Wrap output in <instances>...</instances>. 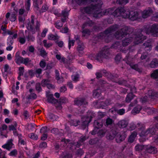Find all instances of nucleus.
<instances>
[{
    "label": "nucleus",
    "mask_w": 158,
    "mask_h": 158,
    "mask_svg": "<svg viewBox=\"0 0 158 158\" xmlns=\"http://www.w3.org/2000/svg\"><path fill=\"white\" fill-rule=\"evenodd\" d=\"M152 13V10L151 9L145 10L142 12V17L143 18H146L150 16Z\"/></svg>",
    "instance_id": "aec40b11"
},
{
    "label": "nucleus",
    "mask_w": 158,
    "mask_h": 158,
    "mask_svg": "<svg viewBox=\"0 0 158 158\" xmlns=\"http://www.w3.org/2000/svg\"><path fill=\"white\" fill-rule=\"evenodd\" d=\"M78 46L77 47V50L79 52L78 55L79 56H82L83 54V51L85 48V47L83 44L81 42H78L77 43Z\"/></svg>",
    "instance_id": "a211bd4d"
},
{
    "label": "nucleus",
    "mask_w": 158,
    "mask_h": 158,
    "mask_svg": "<svg viewBox=\"0 0 158 158\" xmlns=\"http://www.w3.org/2000/svg\"><path fill=\"white\" fill-rule=\"evenodd\" d=\"M48 7L47 5L46 4H44L42 7L41 10L42 12H45L48 10Z\"/></svg>",
    "instance_id": "69168bd1"
},
{
    "label": "nucleus",
    "mask_w": 158,
    "mask_h": 158,
    "mask_svg": "<svg viewBox=\"0 0 158 158\" xmlns=\"http://www.w3.org/2000/svg\"><path fill=\"white\" fill-rule=\"evenodd\" d=\"M143 148L144 146L141 145L137 144L135 147V150L137 151H141Z\"/></svg>",
    "instance_id": "8fccbe9b"
},
{
    "label": "nucleus",
    "mask_w": 158,
    "mask_h": 158,
    "mask_svg": "<svg viewBox=\"0 0 158 158\" xmlns=\"http://www.w3.org/2000/svg\"><path fill=\"white\" fill-rule=\"evenodd\" d=\"M39 52L40 53V55L42 57H44L47 56V53L46 52L44 49L42 48L40 49L39 50Z\"/></svg>",
    "instance_id": "c03bdc74"
},
{
    "label": "nucleus",
    "mask_w": 158,
    "mask_h": 158,
    "mask_svg": "<svg viewBox=\"0 0 158 158\" xmlns=\"http://www.w3.org/2000/svg\"><path fill=\"white\" fill-rule=\"evenodd\" d=\"M49 81L48 79H43L41 82V84L43 87L46 86L49 83Z\"/></svg>",
    "instance_id": "5fc2aeb1"
},
{
    "label": "nucleus",
    "mask_w": 158,
    "mask_h": 158,
    "mask_svg": "<svg viewBox=\"0 0 158 158\" xmlns=\"http://www.w3.org/2000/svg\"><path fill=\"white\" fill-rule=\"evenodd\" d=\"M103 72L105 73L106 75L108 76V77L110 78V79H112L114 78V76L111 73H107L106 70H104L103 71Z\"/></svg>",
    "instance_id": "bf43d9fd"
},
{
    "label": "nucleus",
    "mask_w": 158,
    "mask_h": 158,
    "mask_svg": "<svg viewBox=\"0 0 158 158\" xmlns=\"http://www.w3.org/2000/svg\"><path fill=\"white\" fill-rule=\"evenodd\" d=\"M94 125L96 128L99 129L102 127V123L99 120H95L94 123Z\"/></svg>",
    "instance_id": "2f4dec72"
},
{
    "label": "nucleus",
    "mask_w": 158,
    "mask_h": 158,
    "mask_svg": "<svg viewBox=\"0 0 158 158\" xmlns=\"http://www.w3.org/2000/svg\"><path fill=\"white\" fill-rule=\"evenodd\" d=\"M93 96L94 98H98L101 94V90L99 89H97L94 90L93 92Z\"/></svg>",
    "instance_id": "7c9ffc66"
},
{
    "label": "nucleus",
    "mask_w": 158,
    "mask_h": 158,
    "mask_svg": "<svg viewBox=\"0 0 158 158\" xmlns=\"http://www.w3.org/2000/svg\"><path fill=\"white\" fill-rule=\"evenodd\" d=\"M128 2V0H117L116 1V3L121 5H124Z\"/></svg>",
    "instance_id": "37998d69"
},
{
    "label": "nucleus",
    "mask_w": 158,
    "mask_h": 158,
    "mask_svg": "<svg viewBox=\"0 0 158 158\" xmlns=\"http://www.w3.org/2000/svg\"><path fill=\"white\" fill-rule=\"evenodd\" d=\"M60 36H58L57 34L53 35L50 34L48 35V39L50 40H56L59 39Z\"/></svg>",
    "instance_id": "c756f323"
},
{
    "label": "nucleus",
    "mask_w": 158,
    "mask_h": 158,
    "mask_svg": "<svg viewBox=\"0 0 158 158\" xmlns=\"http://www.w3.org/2000/svg\"><path fill=\"white\" fill-rule=\"evenodd\" d=\"M59 132V131L58 129L56 128H53L51 130V133L56 135L58 134Z\"/></svg>",
    "instance_id": "338daca9"
},
{
    "label": "nucleus",
    "mask_w": 158,
    "mask_h": 158,
    "mask_svg": "<svg viewBox=\"0 0 158 158\" xmlns=\"http://www.w3.org/2000/svg\"><path fill=\"white\" fill-rule=\"evenodd\" d=\"M142 109L141 106L140 105H137L132 110V112L133 113H139Z\"/></svg>",
    "instance_id": "f704fd0d"
},
{
    "label": "nucleus",
    "mask_w": 158,
    "mask_h": 158,
    "mask_svg": "<svg viewBox=\"0 0 158 158\" xmlns=\"http://www.w3.org/2000/svg\"><path fill=\"white\" fill-rule=\"evenodd\" d=\"M17 124L16 122H15L14 123V125H11L9 126V130L10 131H14L15 130L16 128L17 127Z\"/></svg>",
    "instance_id": "6e6d98bb"
},
{
    "label": "nucleus",
    "mask_w": 158,
    "mask_h": 158,
    "mask_svg": "<svg viewBox=\"0 0 158 158\" xmlns=\"http://www.w3.org/2000/svg\"><path fill=\"white\" fill-rule=\"evenodd\" d=\"M14 40L11 36H9L7 40V45H12L13 43Z\"/></svg>",
    "instance_id": "4d7b16f0"
},
{
    "label": "nucleus",
    "mask_w": 158,
    "mask_h": 158,
    "mask_svg": "<svg viewBox=\"0 0 158 158\" xmlns=\"http://www.w3.org/2000/svg\"><path fill=\"white\" fill-rule=\"evenodd\" d=\"M31 21H29L27 25V29L28 30L33 31L34 29V19L35 16L34 15H31Z\"/></svg>",
    "instance_id": "2eb2a0df"
},
{
    "label": "nucleus",
    "mask_w": 158,
    "mask_h": 158,
    "mask_svg": "<svg viewBox=\"0 0 158 158\" xmlns=\"http://www.w3.org/2000/svg\"><path fill=\"white\" fill-rule=\"evenodd\" d=\"M156 131V128L154 126H151L145 131H143L140 134V136H148L151 137L152 135H154Z\"/></svg>",
    "instance_id": "9d476101"
},
{
    "label": "nucleus",
    "mask_w": 158,
    "mask_h": 158,
    "mask_svg": "<svg viewBox=\"0 0 158 158\" xmlns=\"http://www.w3.org/2000/svg\"><path fill=\"white\" fill-rule=\"evenodd\" d=\"M54 25L57 29H60L63 26V24L60 21H58L54 23Z\"/></svg>",
    "instance_id": "72a5a7b5"
},
{
    "label": "nucleus",
    "mask_w": 158,
    "mask_h": 158,
    "mask_svg": "<svg viewBox=\"0 0 158 158\" xmlns=\"http://www.w3.org/2000/svg\"><path fill=\"white\" fill-rule=\"evenodd\" d=\"M43 43L44 46L47 48H48L52 45V44L51 43H47V41L46 40H44Z\"/></svg>",
    "instance_id": "09e8293b"
},
{
    "label": "nucleus",
    "mask_w": 158,
    "mask_h": 158,
    "mask_svg": "<svg viewBox=\"0 0 158 158\" xmlns=\"http://www.w3.org/2000/svg\"><path fill=\"white\" fill-rule=\"evenodd\" d=\"M29 91L31 94L28 96V99H35L37 98V95L35 93H32L33 91V89H29Z\"/></svg>",
    "instance_id": "393cba45"
},
{
    "label": "nucleus",
    "mask_w": 158,
    "mask_h": 158,
    "mask_svg": "<svg viewBox=\"0 0 158 158\" xmlns=\"http://www.w3.org/2000/svg\"><path fill=\"white\" fill-rule=\"evenodd\" d=\"M141 29L147 34H151L153 36H158V25L156 24H154L151 26H144L143 29Z\"/></svg>",
    "instance_id": "423d86ee"
},
{
    "label": "nucleus",
    "mask_w": 158,
    "mask_h": 158,
    "mask_svg": "<svg viewBox=\"0 0 158 158\" xmlns=\"http://www.w3.org/2000/svg\"><path fill=\"white\" fill-rule=\"evenodd\" d=\"M93 117L91 116H85L81 118V125L83 129H85L91 121Z\"/></svg>",
    "instance_id": "9b49d317"
},
{
    "label": "nucleus",
    "mask_w": 158,
    "mask_h": 158,
    "mask_svg": "<svg viewBox=\"0 0 158 158\" xmlns=\"http://www.w3.org/2000/svg\"><path fill=\"white\" fill-rule=\"evenodd\" d=\"M15 61L16 63L19 65L23 64L26 66H28L31 64V60L28 57L24 58L21 56L17 59H15Z\"/></svg>",
    "instance_id": "1a4fd4ad"
},
{
    "label": "nucleus",
    "mask_w": 158,
    "mask_h": 158,
    "mask_svg": "<svg viewBox=\"0 0 158 158\" xmlns=\"http://www.w3.org/2000/svg\"><path fill=\"white\" fill-rule=\"evenodd\" d=\"M68 102V100L67 98L65 97H61L60 99L58 100V102L59 104H62L64 103H66Z\"/></svg>",
    "instance_id": "473e14b6"
},
{
    "label": "nucleus",
    "mask_w": 158,
    "mask_h": 158,
    "mask_svg": "<svg viewBox=\"0 0 158 158\" xmlns=\"http://www.w3.org/2000/svg\"><path fill=\"white\" fill-rule=\"evenodd\" d=\"M148 93L149 95L151 97H157L158 96L157 93L153 90H149Z\"/></svg>",
    "instance_id": "c9c22d12"
},
{
    "label": "nucleus",
    "mask_w": 158,
    "mask_h": 158,
    "mask_svg": "<svg viewBox=\"0 0 158 158\" xmlns=\"http://www.w3.org/2000/svg\"><path fill=\"white\" fill-rule=\"evenodd\" d=\"M42 70L41 69H38L35 70V74L36 77H40V75L42 73Z\"/></svg>",
    "instance_id": "0e129e2a"
},
{
    "label": "nucleus",
    "mask_w": 158,
    "mask_h": 158,
    "mask_svg": "<svg viewBox=\"0 0 158 158\" xmlns=\"http://www.w3.org/2000/svg\"><path fill=\"white\" fill-rule=\"evenodd\" d=\"M119 27V25L117 24H114L110 26L106 29L103 32L100 33L98 35V38L104 39L105 42L109 43L112 40L113 38L110 34L115 31Z\"/></svg>",
    "instance_id": "20e7f679"
},
{
    "label": "nucleus",
    "mask_w": 158,
    "mask_h": 158,
    "mask_svg": "<svg viewBox=\"0 0 158 158\" xmlns=\"http://www.w3.org/2000/svg\"><path fill=\"white\" fill-rule=\"evenodd\" d=\"M75 41L74 40H70V38L69 39L68 42V47L69 49H70L71 46H73Z\"/></svg>",
    "instance_id": "603ef678"
},
{
    "label": "nucleus",
    "mask_w": 158,
    "mask_h": 158,
    "mask_svg": "<svg viewBox=\"0 0 158 158\" xmlns=\"http://www.w3.org/2000/svg\"><path fill=\"white\" fill-rule=\"evenodd\" d=\"M109 53V49L105 47L97 54L96 59L99 61L102 60L103 58L107 59L108 58L107 55Z\"/></svg>",
    "instance_id": "6e6552de"
},
{
    "label": "nucleus",
    "mask_w": 158,
    "mask_h": 158,
    "mask_svg": "<svg viewBox=\"0 0 158 158\" xmlns=\"http://www.w3.org/2000/svg\"><path fill=\"white\" fill-rule=\"evenodd\" d=\"M126 136L125 135H121L120 134H118L116 136L115 139L118 143H119L123 141L125 138Z\"/></svg>",
    "instance_id": "5701e85b"
},
{
    "label": "nucleus",
    "mask_w": 158,
    "mask_h": 158,
    "mask_svg": "<svg viewBox=\"0 0 158 158\" xmlns=\"http://www.w3.org/2000/svg\"><path fill=\"white\" fill-rule=\"evenodd\" d=\"M138 129L141 132L139 133V134L142 132L143 131H144V130L145 127V126L144 125L141 123H138L137 124Z\"/></svg>",
    "instance_id": "a19ab883"
},
{
    "label": "nucleus",
    "mask_w": 158,
    "mask_h": 158,
    "mask_svg": "<svg viewBox=\"0 0 158 158\" xmlns=\"http://www.w3.org/2000/svg\"><path fill=\"white\" fill-rule=\"evenodd\" d=\"M128 124V121L125 119H122L119 121L117 124L120 128H123L127 127Z\"/></svg>",
    "instance_id": "6ab92c4d"
},
{
    "label": "nucleus",
    "mask_w": 158,
    "mask_h": 158,
    "mask_svg": "<svg viewBox=\"0 0 158 158\" xmlns=\"http://www.w3.org/2000/svg\"><path fill=\"white\" fill-rule=\"evenodd\" d=\"M115 136L116 135L115 134L113 133L112 132H110L108 135H106V137L107 139L111 140L114 139Z\"/></svg>",
    "instance_id": "4c0bfd02"
},
{
    "label": "nucleus",
    "mask_w": 158,
    "mask_h": 158,
    "mask_svg": "<svg viewBox=\"0 0 158 158\" xmlns=\"http://www.w3.org/2000/svg\"><path fill=\"white\" fill-rule=\"evenodd\" d=\"M96 6H94V4H91L90 6L81 8L80 10L82 13L89 14H93V16L96 18H99L104 15H110V13L107 10L109 8L102 12L99 9H98Z\"/></svg>",
    "instance_id": "7ed1b4c3"
},
{
    "label": "nucleus",
    "mask_w": 158,
    "mask_h": 158,
    "mask_svg": "<svg viewBox=\"0 0 158 158\" xmlns=\"http://www.w3.org/2000/svg\"><path fill=\"white\" fill-rule=\"evenodd\" d=\"M72 80L75 82H76L79 80L80 75L78 74H75L72 75L71 76Z\"/></svg>",
    "instance_id": "58836bf2"
},
{
    "label": "nucleus",
    "mask_w": 158,
    "mask_h": 158,
    "mask_svg": "<svg viewBox=\"0 0 158 158\" xmlns=\"http://www.w3.org/2000/svg\"><path fill=\"white\" fill-rule=\"evenodd\" d=\"M130 60L131 58H129V57L127 56H126L124 59V60L125 61L126 63L128 64H129L132 69L138 72H141V69L139 67L138 65L137 64H134V63L130 61Z\"/></svg>",
    "instance_id": "f8f14e48"
},
{
    "label": "nucleus",
    "mask_w": 158,
    "mask_h": 158,
    "mask_svg": "<svg viewBox=\"0 0 158 158\" xmlns=\"http://www.w3.org/2000/svg\"><path fill=\"white\" fill-rule=\"evenodd\" d=\"M40 66L42 68H44L46 65V63L44 60H41L40 63Z\"/></svg>",
    "instance_id": "774afa93"
},
{
    "label": "nucleus",
    "mask_w": 158,
    "mask_h": 158,
    "mask_svg": "<svg viewBox=\"0 0 158 158\" xmlns=\"http://www.w3.org/2000/svg\"><path fill=\"white\" fill-rule=\"evenodd\" d=\"M115 9L114 8H109L107 10L110 13V15L114 17H121L123 18L127 19L132 21L136 20L138 18V14L135 10H130L122 7Z\"/></svg>",
    "instance_id": "f03ea898"
},
{
    "label": "nucleus",
    "mask_w": 158,
    "mask_h": 158,
    "mask_svg": "<svg viewBox=\"0 0 158 158\" xmlns=\"http://www.w3.org/2000/svg\"><path fill=\"white\" fill-rule=\"evenodd\" d=\"M18 154V151L15 149L12 150L8 154V155L11 156H16Z\"/></svg>",
    "instance_id": "a18cd8bd"
},
{
    "label": "nucleus",
    "mask_w": 158,
    "mask_h": 158,
    "mask_svg": "<svg viewBox=\"0 0 158 158\" xmlns=\"http://www.w3.org/2000/svg\"><path fill=\"white\" fill-rule=\"evenodd\" d=\"M133 31V29L130 27L124 26L119 31H117L114 36L117 39H121L128 35L127 38H125L122 41L123 47L127 46L130 44L133 40L135 45L142 43L146 39V36L143 35L142 33V30L141 29L137 30L136 33L132 35V37L130 36V34Z\"/></svg>",
    "instance_id": "f257e3e1"
},
{
    "label": "nucleus",
    "mask_w": 158,
    "mask_h": 158,
    "mask_svg": "<svg viewBox=\"0 0 158 158\" xmlns=\"http://www.w3.org/2000/svg\"><path fill=\"white\" fill-rule=\"evenodd\" d=\"M48 102L52 103H56L58 102V100L54 98L52 94H50L48 96Z\"/></svg>",
    "instance_id": "cd10ccee"
},
{
    "label": "nucleus",
    "mask_w": 158,
    "mask_h": 158,
    "mask_svg": "<svg viewBox=\"0 0 158 158\" xmlns=\"http://www.w3.org/2000/svg\"><path fill=\"white\" fill-rule=\"evenodd\" d=\"M33 5L34 7L37 10L40 8L39 5L42 4L43 3V0H33Z\"/></svg>",
    "instance_id": "b1692460"
},
{
    "label": "nucleus",
    "mask_w": 158,
    "mask_h": 158,
    "mask_svg": "<svg viewBox=\"0 0 158 158\" xmlns=\"http://www.w3.org/2000/svg\"><path fill=\"white\" fill-rule=\"evenodd\" d=\"M80 121L78 120H72L71 121V124L73 126H77L79 124Z\"/></svg>",
    "instance_id": "13d9d810"
},
{
    "label": "nucleus",
    "mask_w": 158,
    "mask_h": 158,
    "mask_svg": "<svg viewBox=\"0 0 158 158\" xmlns=\"http://www.w3.org/2000/svg\"><path fill=\"white\" fill-rule=\"evenodd\" d=\"M68 31L69 28L68 27H65L60 29V31L62 33H66L68 32Z\"/></svg>",
    "instance_id": "e2e57ef3"
},
{
    "label": "nucleus",
    "mask_w": 158,
    "mask_h": 158,
    "mask_svg": "<svg viewBox=\"0 0 158 158\" xmlns=\"http://www.w3.org/2000/svg\"><path fill=\"white\" fill-rule=\"evenodd\" d=\"M29 137L31 139L35 140H37L38 138L37 135L33 133H31L29 134Z\"/></svg>",
    "instance_id": "864d4df0"
},
{
    "label": "nucleus",
    "mask_w": 158,
    "mask_h": 158,
    "mask_svg": "<svg viewBox=\"0 0 158 158\" xmlns=\"http://www.w3.org/2000/svg\"><path fill=\"white\" fill-rule=\"evenodd\" d=\"M137 135V133L135 131H134L130 136L128 139L129 142L132 143L135 140V139Z\"/></svg>",
    "instance_id": "bb28decb"
},
{
    "label": "nucleus",
    "mask_w": 158,
    "mask_h": 158,
    "mask_svg": "<svg viewBox=\"0 0 158 158\" xmlns=\"http://www.w3.org/2000/svg\"><path fill=\"white\" fill-rule=\"evenodd\" d=\"M123 46L121 45L119 42L116 41L114 44L112 45L111 47V48H113L115 49H118L121 52L124 53H126L128 51V49L126 50L125 48L123 49ZM135 50V47L134 46L130 47L129 49V51L130 52H132Z\"/></svg>",
    "instance_id": "0eeeda50"
},
{
    "label": "nucleus",
    "mask_w": 158,
    "mask_h": 158,
    "mask_svg": "<svg viewBox=\"0 0 158 158\" xmlns=\"http://www.w3.org/2000/svg\"><path fill=\"white\" fill-rule=\"evenodd\" d=\"M68 1L69 4L73 5L77 3L80 6L84 5L88 2H96L97 3L94 5V6H96V7L101 10L102 6L103 4L101 0H68Z\"/></svg>",
    "instance_id": "39448f33"
},
{
    "label": "nucleus",
    "mask_w": 158,
    "mask_h": 158,
    "mask_svg": "<svg viewBox=\"0 0 158 158\" xmlns=\"http://www.w3.org/2000/svg\"><path fill=\"white\" fill-rule=\"evenodd\" d=\"M94 22L89 19L88 21L85 22L82 25V28H85L87 26L92 27L94 24Z\"/></svg>",
    "instance_id": "a878e982"
},
{
    "label": "nucleus",
    "mask_w": 158,
    "mask_h": 158,
    "mask_svg": "<svg viewBox=\"0 0 158 158\" xmlns=\"http://www.w3.org/2000/svg\"><path fill=\"white\" fill-rule=\"evenodd\" d=\"M35 28L36 31H39L40 28V22L38 20L36 21L35 25Z\"/></svg>",
    "instance_id": "052dcab7"
},
{
    "label": "nucleus",
    "mask_w": 158,
    "mask_h": 158,
    "mask_svg": "<svg viewBox=\"0 0 158 158\" xmlns=\"http://www.w3.org/2000/svg\"><path fill=\"white\" fill-rule=\"evenodd\" d=\"M135 96V95H134L132 93H129L127 95L125 99L126 102L127 103L130 102L133 99Z\"/></svg>",
    "instance_id": "c85d7f7f"
},
{
    "label": "nucleus",
    "mask_w": 158,
    "mask_h": 158,
    "mask_svg": "<svg viewBox=\"0 0 158 158\" xmlns=\"http://www.w3.org/2000/svg\"><path fill=\"white\" fill-rule=\"evenodd\" d=\"M113 122V119L110 118L108 117L106 119L105 125V126H108L109 125H111Z\"/></svg>",
    "instance_id": "79ce46f5"
},
{
    "label": "nucleus",
    "mask_w": 158,
    "mask_h": 158,
    "mask_svg": "<svg viewBox=\"0 0 158 158\" xmlns=\"http://www.w3.org/2000/svg\"><path fill=\"white\" fill-rule=\"evenodd\" d=\"M143 48L146 51H150L152 49V43L150 40H147L144 43L143 45Z\"/></svg>",
    "instance_id": "f3484780"
},
{
    "label": "nucleus",
    "mask_w": 158,
    "mask_h": 158,
    "mask_svg": "<svg viewBox=\"0 0 158 158\" xmlns=\"http://www.w3.org/2000/svg\"><path fill=\"white\" fill-rule=\"evenodd\" d=\"M7 130H3L2 131H1V130H0V134L2 136H3V137H5V138H7Z\"/></svg>",
    "instance_id": "680f3d73"
},
{
    "label": "nucleus",
    "mask_w": 158,
    "mask_h": 158,
    "mask_svg": "<svg viewBox=\"0 0 158 158\" xmlns=\"http://www.w3.org/2000/svg\"><path fill=\"white\" fill-rule=\"evenodd\" d=\"M35 89L38 93H40L42 91V89L40 83H37L36 84Z\"/></svg>",
    "instance_id": "3c124183"
},
{
    "label": "nucleus",
    "mask_w": 158,
    "mask_h": 158,
    "mask_svg": "<svg viewBox=\"0 0 158 158\" xmlns=\"http://www.w3.org/2000/svg\"><path fill=\"white\" fill-rule=\"evenodd\" d=\"M106 131L103 130H100L97 133L98 136L102 137L104 136L106 133Z\"/></svg>",
    "instance_id": "de8ad7c7"
},
{
    "label": "nucleus",
    "mask_w": 158,
    "mask_h": 158,
    "mask_svg": "<svg viewBox=\"0 0 158 158\" xmlns=\"http://www.w3.org/2000/svg\"><path fill=\"white\" fill-rule=\"evenodd\" d=\"M146 149L147 152L149 153L155 154L156 153V149L154 147L148 145L147 146Z\"/></svg>",
    "instance_id": "412c9836"
},
{
    "label": "nucleus",
    "mask_w": 158,
    "mask_h": 158,
    "mask_svg": "<svg viewBox=\"0 0 158 158\" xmlns=\"http://www.w3.org/2000/svg\"><path fill=\"white\" fill-rule=\"evenodd\" d=\"M82 36H85L86 35H89L91 32L90 31L87 29L82 28Z\"/></svg>",
    "instance_id": "ea45409f"
},
{
    "label": "nucleus",
    "mask_w": 158,
    "mask_h": 158,
    "mask_svg": "<svg viewBox=\"0 0 158 158\" xmlns=\"http://www.w3.org/2000/svg\"><path fill=\"white\" fill-rule=\"evenodd\" d=\"M74 105L79 106H80L82 105H86L87 104V101L83 98H76L74 99Z\"/></svg>",
    "instance_id": "ddd939ff"
},
{
    "label": "nucleus",
    "mask_w": 158,
    "mask_h": 158,
    "mask_svg": "<svg viewBox=\"0 0 158 158\" xmlns=\"http://www.w3.org/2000/svg\"><path fill=\"white\" fill-rule=\"evenodd\" d=\"M151 77L152 78L156 79L158 78V69L154 70L151 74Z\"/></svg>",
    "instance_id": "e433bc0d"
},
{
    "label": "nucleus",
    "mask_w": 158,
    "mask_h": 158,
    "mask_svg": "<svg viewBox=\"0 0 158 158\" xmlns=\"http://www.w3.org/2000/svg\"><path fill=\"white\" fill-rule=\"evenodd\" d=\"M149 66L152 68L157 67L158 66V59L156 58L153 59L149 64Z\"/></svg>",
    "instance_id": "4be33fe9"
},
{
    "label": "nucleus",
    "mask_w": 158,
    "mask_h": 158,
    "mask_svg": "<svg viewBox=\"0 0 158 158\" xmlns=\"http://www.w3.org/2000/svg\"><path fill=\"white\" fill-rule=\"evenodd\" d=\"M69 11H68L66 9L62 10L61 13L60 14V16L63 17L61 19V21L63 23H64L66 22V19L69 15Z\"/></svg>",
    "instance_id": "dca6fc26"
},
{
    "label": "nucleus",
    "mask_w": 158,
    "mask_h": 158,
    "mask_svg": "<svg viewBox=\"0 0 158 158\" xmlns=\"http://www.w3.org/2000/svg\"><path fill=\"white\" fill-rule=\"evenodd\" d=\"M31 0H27L25 3V7L27 10L28 11L30 10L31 6Z\"/></svg>",
    "instance_id": "49530a36"
},
{
    "label": "nucleus",
    "mask_w": 158,
    "mask_h": 158,
    "mask_svg": "<svg viewBox=\"0 0 158 158\" xmlns=\"http://www.w3.org/2000/svg\"><path fill=\"white\" fill-rule=\"evenodd\" d=\"M13 141V140L12 139L8 140L6 143L2 146V148L8 151H10L14 145Z\"/></svg>",
    "instance_id": "4468645a"
}]
</instances>
